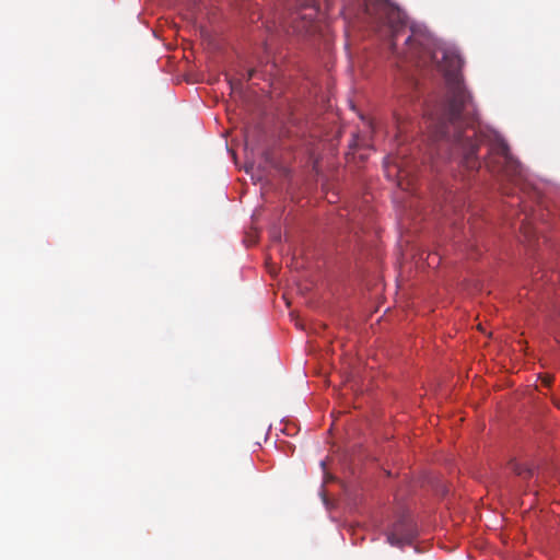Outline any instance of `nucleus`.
<instances>
[{"mask_svg": "<svg viewBox=\"0 0 560 560\" xmlns=\"http://www.w3.org/2000/svg\"><path fill=\"white\" fill-rule=\"evenodd\" d=\"M552 382V378L550 376H545L542 378V383L546 385V386H549Z\"/></svg>", "mask_w": 560, "mask_h": 560, "instance_id": "9", "label": "nucleus"}, {"mask_svg": "<svg viewBox=\"0 0 560 560\" xmlns=\"http://www.w3.org/2000/svg\"><path fill=\"white\" fill-rule=\"evenodd\" d=\"M417 536L415 524L409 518L396 522L387 533V542L394 547L402 548L410 545Z\"/></svg>", "mask_w": 560, "mask_h": 560, "instance_id": "4", "label": "nucleus"}, {"mask_svg": "<svg viewBox=\"0 0 560 560\" xmlns=\"http://www.w3.org/2000/svg\"><path fill=\"white\" fill-rule=\"evenodd\" d=\"M486 166L492 174L500 175L517 186L523 185L525 179L523 166L511 154L505 141L495 140L491 143Z\"/></svg>", "mask_w": 560, "mask_h": 560, "instance_id": "3", "label": "nucleus"}, {"mask_svg": "<svg viewBox=\"0 0 560 560\" xmlns=\"http://www.w3.org/2000/svg\"><path fill=\"white\" fill-rule=\"evenodd\" d=\"M398 33H399V30H395L394 33H393V42H392V49L393 51L395 50V39L396 37L398 36Z\"/></svg>", "mask_w": 560, "mask_h": 560, "instance_id": "8", "label": "nucleus"}, {"mask_svg": "<svg viewBox=\"0 0 560 560\" xmlns=\"http://www.w3.org/2000/svg\"><path fill=\"white\" fill-rule=\"evenodd\" d=\"M530 224L532 222L529 218L526 215L525 219L522 221L521 231L528 241H533L535 238V232L532 230Z\"/></svg>", "mask_w": 560, "mask_h": 560, "instance_id": "7", "label": "nucleus"}, {"mask_svg": "<svg viewBox=\"0 0 560 560\" xmlns=\"http://www.w3.org/2000/svg\"><path fill=\"white\" fill-rule=\"evenodd\" d=\"M509 468L516 475L523 476L524 478H530L534 476L533 467L521 464L514 459L509 463Z\"/></svg>", "mask_w": 560, "mask_h": 560, "instance_id": "6", "label": "nucleus"}, {"mask_svg": "<svg viewBox=\"0 0 560 560\" xmlns=\"http://www.w3.org/2000/svg\"><path fill=\"white\" fill-rule=\"evenodd\" d=\"M366 14L378 24H390L392 14H395L394 10L389 9L383 1H376L375 3L366 4Z\"/></svg>", "mask_w": 560, "mask_h": 560, "instance_id": "5", "label": "nucleus"}, {"mask_svg": "<svg viewBox=\"0 0 560 560\" xmlns=\"http://www.w3.org/2000/svg\"><path fill=\"white\" fill-rule=\"evenodd\" d=\"M323 21L318 0H294V8H290L282 27L287 33L308 36L322 32Z\"/></svg>", "mask_w": 560, "mask_h": 560, "instance_id": "2", "label": "nucleus"}, {"mask_svg": "<svg viewBox=\"0 0 560 560\" xmlns=\"http://www.w3.org/2000/svg\"><path fill=\"white\" fill-rule=\"evenodd\" d=\"M254 73H255V70H250V71L248 72V80L253 78Z\"/></svg>", "mask_w": 560, "mask_h": 560, "instance_id": "10", "label": "nucleus"}, {"mask_svg": "<svg viewBox=\"0 0 560 560\" xmlns=\"http://www.w3.org/2000/svg\"><path fill=\"white\" fill-rule=\"evenodd\" d=\"M406 58L417 66L434 65L444 71L446 97L442 114L432 118V138L439 142L438 151H447L448 158L457 156L468 171L479 170L477 156L480 140L477 131L478 114L470 93L466 90L459 69L462 59L450 48L436 45L421 32L412 31L406 38Z\"/></svg>", "mask_w": 560, "mask_h": 560, "instance_id": "1", "label": "nucleus"}]
</instances>
